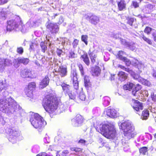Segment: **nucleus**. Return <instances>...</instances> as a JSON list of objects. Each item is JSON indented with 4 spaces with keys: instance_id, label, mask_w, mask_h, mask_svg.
I'll list each match as a JSON object with an SVG mask.
<instances>
[{
    "instance_id": "f257e3e1",
    "label": "nucleus",
    "mask_w": 156,
    "mask_h": 156,
    "mask_svg": "<svg viewBox=\"0 0 156 156\" xmlns=\"http://www.w3.org/2000/svg\"><path fill=\"white\" fill-rule=\"evenodd\" d=\"M7 91H4L3 95L5 96L0 100V110L9 114H15L17 117L21 116V110L14 100L11 97L6 98L5 95L8 94Z\"/></svg>"
},
{
    "instance_id": "f03ea898",
    "label": "nucleus",
    "mask_w": 156,
    "mask_h": 156,
    "mask_svg": "<svg viewBox=\"0 0 156 156\" xmlns=\"http://www.w3.org/2000/svg\"><path fill=\"white\" fill-rule=\"evenodd\" d=\"M96 129L106 137L114 139L116 136V131L113 126L111 124H100Z\"/></svg>"
},
{
    "instance_id": "7ed1b4c3",
    "label": "nucleus",
    "mask_w": 156,
    "mask_h": 156,
    "mask_svg": "<svg viewBox=\"0 0 156 156\" xmlns=\"http://www.w3.org/2000/svg\"><path fill=\"white\" fill-rule=\"evenodd\" d=\"M120 128L123 130L125 138L129 140L133 138L136 135L134 127L131 122L129 121H125L121 124Z\"/></svg>"
},
{
    "instance_id": "20e7f679",
    "label": "nucleus",
    "mask_w": 156,
    "mask_h": 156,
    "mask_svg": "<svg viewBox=\"0 0 156 156\" xmlns=\"http://www.w3.org/2000/svg\"><path fill=\"white\" fill-rule=\"evenodd\" d=\"M44 107L46 111L52 112L56 110L58 107L57 99L54 96H47L44 100Z\"/></svg>"
},
{
    "instance_id": "39448f33",
    "label": "nucleus",
    "mask_w": 156,
    "mask_h": 156,
    "mask_svg": "<svg viewBox=\"0 0 156 156\" xmlns=\"http://www.w3.org/2000/svg\"><path fill=\"white\" fill-rule=\"evenodd\" d=\"M30 122L35 128L40 129L46 124L43 118L38 114L32 112L30 115Z\"/></svg>"
},
{
    "instance_id": "423d86ee",
    "label": "nucleus",
    "mask_w": 156,
    "mask_h": 156,
    "mask_svg": "<svg viewBox=\"0 0 156 156\" xmlns=\"http://www.w3.org/2000/svg\"><path fill=\"white\" fill-rule=\"evenodd\" d=\"M9 136L8 140L12 144L16 142L20 138L22 139L23 137L21 136V132L17 129L14 127L9 128L8 130Z\"/></svg>"
},
{
    "instance_id": "0eeeda50",
    "label": "nucleus",
    "mask_w": 156,
    "mask_h": 156,
    "mask_svg": "<svg viewBox=\"0 0 156 156\" xmlns=\"http://www.w3.org/2000/svg\"><path fill=\"white\" fill-rule=\"evenodd\" d=\"M19 17L14 20L12 19L8 20L7 22V31H11L13 30H18V27L20 20Z\"/></svg>"
},
{
    "instance_id": "6e6552de",
    "label": "nucleus",
    "mask_w": 156,
    "mask_h": 156,
    "mask_svg": "<svg viewBox=\"0 0 156 156\" xmlns=\"http://www.w3.org/2000/svg\"><path fill=\"white\" fill-rule=\"evenodd\" d=\"M12 62L8 59L0 58V72H3L6 66H10L12 65Z\"/></svg>"
},
{
    "instance_id": "1a4fd4ad",
    "label": "nucleus",
    "mask_w": 156,
    "mask_h": 156,
    "mask_svg": "<svg viewBox=\"0 0 156 156\" xmlns=\"http://www.w3.org/2000/svg\"><path fill=\"white\" fill-rule=\"evenodd\" d=\"M29 59L27 58L20 57L16 59H14L13 60V62L14 63V66L17 68L20 66V64L22 63L24 65L27 64L29 62Z\"/></svg>"
},
{
    "instance_id": "9d476101",
    "label": "nucleus",
    "mask_w": 156,
    "mask_h": 156,
    "mask_svg": "<svg viewBox=\"0 0 156 156\" xmlns=\"http://www.w3.org/2000/svg\"><path fill=\"white\" fill-rule=\"evenodd\" d=\"M83 119L80 115H77L76 116L72 119V124L74 126L78 127L81 125L83 122Z\"/></svg>"
},
{
    "instance_id": "9b49d317",
    "label": "nucleus",
    "mask_w": 156,
    "mask_h": 156,
    "mask_svg": "<svg viewBox=\"0 0 156 156\" xmlns=\"http://www.w3.org/2000/svg\"><path fill=\"white\" fill-rule=\"evenodd\" d=\"M119 67L123 69V70L128 72L131 74L132 77L135 80H138L139 81H140V80L142 79L140 77V76L138 74H136L133 71L129 69L128 68H126L124 66L121 65H119Z\"/></svg>"
},
{
    "instance_id": "f8f14e48",
    "label": "nucleus",
    "mask_w": 156,
    "mask_h": 156,
    "mask_svg": "<svg viewBox=\"0 0 156 156\" xmlns=\"http://www.w3.org/2000/svg\"><path fill=\"white\" fill-rule=\"evenodd\" d=\"M133 103L131 106L133 109L136 112H138L140 110L143 109V103L133 99L132 100Z\"/></svg>"
},
{
    "instance_id": "ddd939ff",
    "label": "nucleus",
    "mask_w": 156,
    "mask_h": 156,
    "mask_svg": "<svg viewBox=\"0 0 156 156\" xmlns=\"http://www.w3.org/2000/svg\"><path fill=\"white\" fill-rule=\"evenodd\" d=\"M47 28L52 34H56L59 31V27L56 23H50L47 26Z\"/></svg>"
},
{
    "instance_id": "4468645a",
    "label": "nucleus",
    "mask_w": 156,
    "mask_h": 156,
    "mask_svg": "<svg viewBox=\"0 0 156 156\" xmlns=\"http://www.w3.org/2000/svg\"><path fill=\"white\" fill-rule=\"evenodd\" d=\"M125 54H126V53L122 51H119L118 54L119 59L125 62L127 66H129L131 64V62L126 57L122 56Z\"/></svg>"
},
{
    "instance_id": "2eb2a0df",
    "label": "nucleus",
    "mask_w": 156,
    "mask_h": 156,
    "mask_svg": "<svg viewBox=\"0 0 156 156\" xmlns=\"http://www.w3.org/2000/svg\"><path fill=\"white\" fill-rule=\"evenodd\" d=\"M87 18L92 24L96 25L100 21L99 18L95 15H89L87 16Z\"/></svg>"
},
{
    "instance_id": "dca6fc26",
    "label": "nucleus",
    "mask_w": 156,
    "mask_h": 156,
    "mask_svg": "<svg viewBox=\"0 0 156 156\" xmlns=\"http://www.w3.org/2000/svg\"><path fill=\"white\" fill-rule=\"evenodd\" d=\"M41 22V18L39 17L36 16L33 20L30 22V27H34L38 26Z\"/></svg>"
},
{
    "instance_id": "f3484780",
    "label": "nucleus",
    "mask_w": 156,
    "mask_h": 156,
    "mask_svg": "<svg viewBox=\"0 0 156 156\" xmlns=\"http://www.w3.org/2000/svg\"><path fill=\"white\" fill-rule=\"evenodd\" d=\"M93 52V51H91V49H90L88 52V54L90 58L91 63L93 64H95L96 65H98V62L97 60V55L94 53Z\"/></svg>"
},
{
    "instance_id": "a211bd4d",
    "label": "nucleus",
    "mask_w": 156,
    "mask_h": 156,
    "mask_svg": "<svg viewBox=\"0 0 156 156\" xmlns=\"http://www.w3.org/2000/svg\"><path fill=\"white\" fill-rule=\"evenodd\" d=\"M49 78L47 76H46L40 82L39 87L43 89L47 86L49 82Z\"/></svg>"
},
{
    "instance_id": "6ab92c4d",
    "label": "nucleus",
    "mask_w": 156,
    "mask_h": 156,
    "mask_svg": "<svg viewBox=\"0 0 156 156\" xmlns=\"http://www.w3.org/2000/svg\"><path fill=\"white\" fill-rule=\"evenodd\" d=\"M131 64L134 66H137L139 70L141 72L144 68V66L141 62H140L136 59H134L131 62Z\"/></svg>"
},
{
    "instance_id": "aec40b11",
    "label": "nucleus",
    "mask_w": 156,
    "mask_h": 156,
    "mask_svg": "<svg viewBox=\"0 0 156 156\" xmlns=\"http://www.w3.org/2000/svg\"><path fill=\"white\" fill-rule=\"evenodd\" d=\"M106 113L107 115L111 118H114L117 116V113L114 109H108Z\"/></svg>"
},
{
    "instance_id": "412c9836",
    "label": "nucleus",
    "mask_w": 156,
    "mask_h": 156,
    "mask_svg": "<svg viewBox=\"0 0 156 156\" xmlns=\"http://www.w3.org/2000/svg\"><path fill=\"white\" fill-rule=\"evenodd\" d=\"M31 74V71L27 69H23L21 72V76L23 78L30 77Z\"/></svg>"
},
{
    "instance_id": "4be33fe9",
    "label": "nucleus",
    "mask_w": 156,
    "mask_h": 156,
    "mask_svg": "<svg viewBox=\"0 0 156 156\" xmlns=\"http://www.w3.org/2000/svg\"><path fill=\"white\" fill-rule=\"evenodd\" d=\"M101 70L98 66H96L93 68L91 69V72L93 76H98L101 73Z\"/></svg>"
},
{
    "instance_id": "5701e85b",
    "label": "nucleus",
    "mask_w": 156,
    "mask_h": 156,
    "mask_svg": "<svg viewBox=\"0 0 156 156\" xmlns=\"http://www.w3.org/2000/svg\"><path fill=\"white\" fill-rule=\"evenodd\" d=\"M58 71L62 77L65 76L67 74V68L63 66L59 67Z\"/></svg>"
},
{
    "instance_id": "b1692460",
    "label": "nucleus",
    "mask_w": 156,
    "mask_h": 156,
    "mask_svg": "<svg viewBox=\"0 0 156 156\" xmlns=\"http://www.w3.org/2000/svg\"><path fill=\"white\" fill-rule=\"evenodd\" d=\"M127 23L134 28H137L138 25L136 23V20L133 18H128L127 19Z\"/></svg>"
},
{
    "instance_id": "393cba45",
    "label": "nucleus",
    "mask_w": 156,
    "mask_h": 156,
    "mask_svg": "<svg viewBox=\"0 0 156 156\" xmlns=\"http://www.w3.org/2000/svg\"><path fill=\"white\" fill-rule=\"evenodd\" d=\"M61 85L64 94L66 95L70 91V85L64 83H62Z\"/></svg>"
},
{
    "instance_id": "a878e982",
    "label": "nucleus",
    "mask_w": 156,
    "mask_h": 156,
    "mask_svg": "<svg viewBox=\"0 0 156 156\" xmlns=\"http://www.w3.org/2000/svg\"><path fill=\"white\" fill-rule=\"evenodd\" d=\"M81 58H82L83 61L87 66H89L90 62L87 53L84 54L82 55Z\"/></svg>"
},
{
    "instance_id": "bb28decb",
    "label": "nucleus",
    "mask_w": 156,
    "mask_h": 156,
    "mask_svg": "<svg viewBox=\"0 0 156 156\" xmlns=\"http://www.w3.org/2000/svg\"><path fill=\"white\" fill-rule=\"evenodd\" d=\"M119 9L120 11L123 10L126 8V3L123 0H121L120 2H117Z\"/></svg>"
},
{
    "instance_id": "cd10ccee",
    "label": "nucleus",
    "mask_w": 156,
    "mask_h": 156,
    "mask_svg": "<svg viewBox=\"0 0 156 156\" xmlns=\"http://www.w3.org/2000/svg\"><path fill=\"white\" fill-rule=\"evenodd\" d=\"M118 75L119 76V80L121 81H124L127 77V76L125 73L122 71L119 72Z\"/></svg>"
},
{
    "instance_id": "c85d7f7f",
    "label": "nucleus",
    "mask_w": 156,
    "mask_h": 156,
    "mask_svg": "<svg viewBox=\"0 0 156 156\" xmlns=\"http://www.w3.org/2000/svg\"><path fill=\"white\" fill-rule=\"evenodd\" d=\"M19 20H20V22L18 27V31L20 30L22 33H25L26 31L25 27L23 24L20 18H19Z\"/></svg>"
},
{
    "instance_id": "c756f323",
    "label": "nucleus",
    "mask_w": 156,
    "mask_h": 156,
    "mask_svg": "<svg viewBox=\"0 0 156 156\" xmlns=\"http://www.w3.org/2000/svg\"><path fill=\"white\" fill-rule=\"evenodd\" d=\"M77 92L76 90L70 91L67 94L70 99L74 100L76 97Z\"/></svg>"
},
{
    "instance_id": "7c9ffc66",
    "label": "nucleus",
    "mask_w": 156,
    "mask_h": 156,
    "mask_svg": "<svg viewBox=\"0 0 156 156\" xmlns=\"http://www.w3.org/2000/svg\"><path fill=\"white\" fill-rule=\"evenodd\" d=\"M149 115V111L147 110H144L142 113L141 118L143 120H146Z\"/></svg>"
},
{
    "instance_id": "2f4dec72",
    "label": "nucleus",
    "mask_w": 156,
    "mask_h": 156,
    "mask_svg": "<svg viewBox=\"0 0 156 156\" xmlns=\"http://www.w3.org/2000/svg\"><path fill=\"white\" fill-rule=\"evenodd\" d=\"M134 86V84L133 83L128 82L125 85L123 86V88L126 90H130Z\"/></svg>"
},
{
    "instance_id": "473e14b6",
    "label": "nucleus",
    "mask_w": 156,
    "mask_h": 156,
    "mask_svg": "<svg viewBox=\"0 0 156 156\" xmlns=\"http://www.w3.org/2000/svg\"><path fill=\"white\" fill-rule=\"evenodd\" d=\"M7 12L6 9H2L0 12V19L5 20L7 16Z\"/></svg>"
},
{
    "instance_id": "72a5a7b5",
    "label": "nucleus",
    "mask_w": 156,
    "mask_h": 156,
    "mask_svg": "<svg viewBox=\"0 0 156 156\" xmlns=\"http://www.w3.org/2000/svg\"><path fill=\"white\" fill-rule=\"evenodd\" d=\"M110 101V98L107 96H105L103 98V104L105 106H108Z\"/></svg>"
},
{
    "instance_id": "f704fd0d",
    "label": "nucleus",
    "mask_w": 156,
    "mask_h": 156,
    "mask_svg": "<svg viewBox=\"0 0 156 156\" xmlns=\"http://www.w3.org/2000/svg\"><path fill=\"white\" fill-rule=\"evenodd\" d=\"M71 77L73 80V82L76 81L77 80L76 73L74 70H73L71 71Z\"/></svg>"
},
{
    "instance_id": "c9c22d12",
    "label": "nucleus",
    "mask_w": 156,
    "mask_h": 156,
    "mask_svg": "<svg viewBox=\"0 0 156 156\" xmlns=\"http://www.w3.org/2000/svg\"><path fill=\"white\" fill-rule=\"evenodd\" d=\"M84 83L86 88H88L90 85V80L88 76H86L84 78Z\"/></svg>"
},
{
    "instance_id": "e433bc0d",
    "label": "nucleus",
    "mask_w": 156,
    "mask_h": 156,
    "mask_svg": "<svg viewBox=\"0 0 156 156\" xmlns=\"http://www.w3.org/2000/svg\"><path fill=\"white\" fill-rule=\"evenodd\" d=\"M92 112L94 116H97L100 113V109L98 107L94 108L92 110Z\"/></svg>"
},
{
    "instance_id": "4c0bfd02",
    "label": "nucleus",
    "mask_w": 156,
    "mask_h": 156,
    "mask_svg": "<svg viewBox=\"0 0 156 156\" xmlns=\"http://www.w3.org/2000/svg\"><path fill=\"white\" fill-rule=\"evenodd\" d=\"M148 151V148L146 147H143L139 149V152L140 154L143 155L146 154Z\"/></svg>"
},
{
    "instance_id": "58836bf2",
    "label": "nucleus",
    "mask_w": 156,
    "mask_h": 156,
    "mask_svg": "<svg viewBox=\"0 0 156 156\" xmlns=\"http://www.w3.org/2000/svg\"><path fill=\"white\" fill-rule=\"evenodd\" d=\"M122 143L124 150L125 152L128 151L129 150V148L128 144L124 142V140H122Z\"/></svg>"
},
{
    "instance_id": "ea45409f",
    "label": "nucleus",
    "mask_w": 156,
    "mask_h": 156,
    "mask_svg": "<svg viewBox=\"0 0 156 156\" xmlns=\"http://www.w3.org/2000/svg\"><path fill=\"white\" fill-rule=\"evenodd\" d=\"M68 56L69 58H74L77 57V54H76L74 51L71 50L69 52Z\"/></svg>"
},
{
    "instance_id": "a19ab883",
    "label": "nucleus",
    "mask_w": 156,
    "mask_h": 156,
    "mask_svg": "<svg viewBox=\"0 0 156 156\" xmlns=\"http://www.w3.org/2000/svg\"><path fill=\"white\" fill-rule=\"evenodd\" d=\"M39 147L38 145H35L32 147L31 151L33 153H37L39 151Z\"/></svg>"
},
{
    "instance_id": "79ce46f5",
    "label": "nucleus",
    "mask_w": 156,
    "mask_h": 156,
    "mask_svg": "<svg viewBox=\"0 0 156 156\" xmlns=\"http://www.w3.org/2000/svg\"><path fill=\"white\" fill-rule=\"evenodd\" d=\"M40 46L41 48V50L43 52H45L47 49V44L44 42H42L40 43Z\"/></svg>"
},
{
    "instance_id": "37998d69",
    "label": "nucleus",
    "mask_w": 156,
    "mask_h": 156,
    "mask_svg": "<svg viewBox=\"0 0 156 156\" xmlns=\"http://www.w3.org/2000/svg\"><path fill=\"white\" fill-rule=\"evenodd\" d=\"M140 81L143 84L147 86H150L151 85V83L149 81L143 78L141 79Z\"/></svg>"
},
{
    "instance_id": "c03bdc74",
    "label": "nucleus",
    "mask_w": 156,
    "mask_h": 156,
    "mask_svg": "<svg viewBox=\"0 0 156 156\" xmlns=\"http://www.w3.org/2000/svg\"><path fill=\"white\" fill-rule=\"evenodd\" d=\"M25 93L27 97H31L32 96L33 90L27 88L25 90Z\"/></svg>"
},
{
    "instance_id": "a18cd8bd",
    "label": "nucleus",
    "mask_w": 156,
    "mask_h": 156,
    "mask_svg": "<svg viewBox=\"0 0 156 156\" xmlns=\"http://www.w3.org/2000/svg\"><path fill=\"white\" fill-rule=\"evenodd\" d=\"M121 35L120 33H113L112 34L111 36L115 39H120Z\"/></svg>"
},
{
    "instance_id": "49530a36",
    "label": "nucleus",
    "mask_w": 156,
    "mask_h": 156,
    "mask_svg": "<svg viewBox=\"0 0 156 156\" xmlns=\"http://www.w3.org/2000/svg\"><path fill=\"white\" fill-rule=\"evenodd\" d=\"M141 37L142 39H143L145 41L148 43V44H152V41H151L149 39V38H147L146 37H145L144 35H142L141 36Z\"/></svg>"
},
{
    "instance_id": "de8ad7c7",
    "label": "nucleus",
    "mask_w": 156,
    "mask_h": 156,
    "mask_svg": "<svg viewBox=\"0 0 156 156\" xmlns=\"http://www.w3.org/2000/svg\"><path fill=\"white\" fill-rule=\"evenodd\" d=\"M36 87V83L34 82H31L29 84L28 88L32 90L34 89Z\"/></svg>"
},
{
    "instance_id": "09e8293b",
    "label": "nucleus",
    "mask_w": 156,
    "mask_h": 156,
    "mask_svg": "<svg viewBox=\"0 0 156 156\" xmlns=\"http://www.w3.org/2000/svg\"><path fill=\"white\" fill-rule=\"evenodd\" d=\"M79 97L82 101H84L86 99L85 95L84 93L83 92L80 93L79 96Z\"/></svg>"
},
{
    "instance_id": "8fccbe9b",
    "label": "nucleus",
    "mask_w": 156,
    "mask_h": 156,
    "mask_svg": "<svg viewBox=\"0 0 156 156\" xmlns=\"http://www.w3.org/2000/svg\"><path fill=\"white\" fill-rule=\"evenodd\" d=\"M77 66H78L80 72L81 74L82 75L84 74V72L83 71V66L80 64H77Z\"/></svg>"
},
{
    "instance_id": "3c124183",
    "label": "nucleus",
    "mask_w": 156,
    "mask_h": 156,
    "mask_svg": "<svg viewBox=\"0 0 156 156\" xmlns=\"http://www.w3.org/2000/svg\"><path fill=\"white\" fill-rule=\"evenodd\" d=\"M6 85L2 82L0 83V90L1 91L3 90H6L7 89Z\"/></svg>"
},
{
    "instance_id": "603ef678",
    "label": "nucleus",
    "mask_w": 156,
    "mask_h": 156,
    "mask_svg": "<svg viewBox=\"0 0 156 156\" xmlns=\"http://www.w3.org/2000/svg\"><path fill=\"white\" fill-rule=\"evenodd\" d=\"M87 38L88 37L87 35H83L81 36V40L82 41L84 42L85 44L87 45Z\"/></svg>"
},
{
    "instance_id": "864d4df0",
    "label": "nucleus",
    "mask_w": 156,
    "mask_h": 156,
    "mask_svg": "<svg viewBox=\"0 0 156 156\" xmlns=\"http://www.w3.org/2000/svg\"><path fill=\"white\" fill-rule=\"evenodd\" d=\"M23 49L22 47H18L17 48V52L20 55H22L23 52Z\"/></svg>"
},
{
    "instance_id": "5fc2aeb1",
    "label": "nucleus",
    "mask_w": 156,
    "mask_h": 156,
    "mask_svg": "<svg viewBox=\"0 0 156 156\" xmlns=\"http://www.w3.org/2000/svg\"><path fill=\"white\" fill-rule=\"evenodd\" d=\"M79 43V41L76 39H75L74 40L72 43V45L74 48H75L76 47L77 45H78Z\"/></svg>"
},
{
    "instance_id": "6e6d98bb",
    "label": "nucleus",
    "mask_w": 156,
    "mask_h": 156,
    "mask_svg": "<svg viewBox=\"0 0 156 156\" xmlns=\"http://www.w3.org/2000/svg\"><path fill=\"white\" fill-rule=\"evenodd\" d=\"M140 92H138L137 91L133 89L132 92V94L135 97H138L139 96Z\"/></svg>"
},
{
    "instance_id": "4d7b16f0",
    "label": "nucleus",
    "mask_w": 156,
    "mask_h": 156,
    "mask_svg": "<svg viewBox=\"0 0 156 156\" xmlns=\"http://www.w3.org/2000/svg\"><path fill=\"white\" fill-rule=\"evenodd\" d=\"M71 150L72 151H74L76 152H77L79 153H81L82 151V149L80 148H78L76 147H74L71 148Z\"/></svg>"
},
{
    "instance_id": "13d9d810",
    "label": "nucleus",
    "mask_w": 156,
    "mask_h": 156,
    "mask_svg": "<svg viewBox=\"0 0 156 156\" xmlns=\"http://www.w3.org/2000/svg\"><path fill=\"white\" fill-rule=\"evenodd\" d=\"M151 30V28L149 27H147L145 28L144 30V32L148 34L150 33V32Z\"/></svg>"
},
{
    "instance_id": "bf43d9fd",
    "label": "nucleus",
    "mask_w": 156,
    "mask_h": 156,
    "mask_svg": "<svg viewBox=\"0 0 156 156\" xmlns=\"http://www.w3.org/2000/svg\"><path fill=\"white\" fill-rule=\"evenodd\" d=\"M73 82L74 88L76 90H77L79 88V84L77 80L76 81Z\"/></svg>"
},
{
    "instance_id": "052dcab7",
    "label": "nucleus",
    "mask_w": 156,
    "mask_h": 156,
    "mask_svg": "<svg viewBox=\"0 0 156 156\" xmlns=\"http://www.w3.org/2000/svg\"><path fill=\"white\" fill-rule=\"evenodd\" d=\"M57 55L59 57H60L61 54L63 52V51L61 49H57L56 51Z\"/></svg>"
},
{
    "instance_id": "680f3d73",
    "label": "nucleus",
    "mask_w": 156,
    "mask_h": 156,
    "mask_svg": "<svg viewBox=\"0 0 156 156\" xmlns=\"http://www.w3.org/2000/svg\"><path fill=\"white\" fill-rule=\"evenodd\" d=\"M44 142L45 143H49L50 142V140L49 137L48 136H45L44 138Z\"/></svg>"
},
{
    "instance_id": "e2e57ef3",
    "label": "nucleus",
    "mask_w": 156,
    "mask_h": 156,
    "mask_svg": "<svg viewBox=\"0 0 156 156\" xmlns=\"http://www.w3.org/2000/svg\"><path fill=\"white\" fill-rule=\"evenodd\" d=\"M141 86L139 84H137L134 89L138 92H139L138 91L141 89Z\"/></svg>"
},
{
    "instance_id": "0e129e2a",
    "label": "nucleus",
    "mask_w": 156,
    "mask_h": 156,
    "mask_svg": "<svg viewBox=\"0 0 156 156\" xmlns=\"http://www.w3.org/2000/svg\"><path fill=\"white\" fill-rule=\"evenodd\" d=\"M68 39L67 38H64L63 41L62 42V44L63 45L68 44Z\"/></svg>"
},
{
    "instance_id": "69168bd1",
    "label": "nucleus",
    "mask_w": 156,
    "mask_h": 156,
    "mask_svg": "<svg viewBox=\"0 0 156 156\" xmlns=\"http://www.w3.org/2000/svg\"><path fill=\"white\" fill-rule=\"evenodd\" d=\"M36 46V45L35 44L32 43L31 44H30V48H29V50L30 51H31L32 50H34V46Z\"/></svg>"
},
{
    "instance_id": "338daca9",
    "label": "nucleus",
    "mask_w": 156,
    "mask_h": 156,
    "mask_svg": "<svg viewBox=\"0 0 156 156\" xmlns=\"http://www.w3.org/2000/svg\"><path fill=\"white\" fill-rule=\"evenodd\" d=\"M69 153V151L68 150H64L62 152L61 155L63 156H65L67 154Z\"/></svg>"
},
{
    "instance_id": "774afa93",
    "label": "nucleus",
    "mask_w": 156,
    "mask_h": 156,
    "mask_svg": "<svg viewBox=\"0 0 156 156\" xmlns=\"http://www.w3.org/2000/svg\"><path fill=\"white\" fill-rule=\"evenodd\" d=\"M37 156H48L47 154L43 152L37 155Z\"/></svg>"
}]
</instances>
